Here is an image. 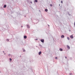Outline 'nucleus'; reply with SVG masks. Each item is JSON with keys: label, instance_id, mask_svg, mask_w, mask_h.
Masks as SVG:
<instances>
[{"label": "nucleus", "instance_id": "nucleus-19", "mask_svg": "<svg viewBox=\"0 0 75 75\" xmlns=\"http://www.w3.org/2000/svg\"><path fill=\"white\" fill-rule=\"evenodd\" d=\"M9 59H10V61H12V59H11V58H10Z\"/></svg>", "mask_w": 75, "mask_h": 75}, {"label": "nucleus", "instance_id": "nucleus-11", "mask_svg": "<svg viewBox=\"0 0 75 75\" xmlns=\"http://www.w3.org/2000/svg\"><path fill=\"white\" fill-rule=\"evenodd\" d=\"M6 5H4V8H6Z\"/></svg>", "mask_w": 75, "mask_h": 75}, {"label": "nucleus", "instance_id": "nucleus-22", "mask_svg": "<svg viewBox=\"0 0 75 75\" xmlns=\"http://www.w3.org/2000/svg\"><path fill=\"white\" fill-rule=\"evenodd\" d=\"M65 58H67V57H65Z\"/></svg>", "mask_w": 75, "mask_h": 75}, {"label": "nucleus", "instance_id": "nucleus-8", "mask_svg": "<svg viewBox=\"0 0 75 75\" xmlns=\"http://www.w3.org/2000/svg\"><path fill=\"white\" fill-rule=\"evenodd\" d=\"M42 52H39V55H40V54H41Z\"/></svg>", "mask_w": 75, "mask_h": 75}, {"label": "nucleus", "instance_id": "nucleus-24", "mask_svg": "<svg viewBox=\"0 0 75 75\" xmlns=\"http://www.w3.org/2000/svg\"><path fill=\"white\" fill-rule=\"evenodd\" d=\"M23 26H21V27H22V28H23Z\"/></svg>", "mask_w": 75, "mask_h": 75}, {"label": "nucleus", "instance_id": "nucleus-33", "mask_svg": "<svg viewBox=\"0 0 75 75\" xmlns=\"http://www.w3.org/2000/svg\"><path fill=\"white\" fill-rule=\"evenodd\" d=\"M60 4H59V6H60Z\"/></svg>", "mask_w": 75, "mask_h": 75}, {"label": "nucleus", "instance_id": "nucleus-15", "mask_svg": "<svg viewBox=\"0 0 75 75\" xmlns=\"http://www.w3.org/2000/svg\"><path fill=\"white\" fill-rule=\"evenodd\" d=\"M6 41H9V39H6Z\"/></svg>", "mask_w": 75, "mask_h": 75}, {"label": "nucleus", "instance_id": "nucleus-10", "mask_svg": "<svg viewBox=\"0 0 75 75\" xmlns=\"http://www.w3.org/2000/svg\"><path fill=\"white\" fill-rule=\"evenodd\" d=\"M23 52H25V49H23Z\"/></svg>", "mask_w": 75, "mask_h": 75}, {"label": "nucleus", "instance_id": "nucleus-3", "mask_svg": "<svg viewBox=\"0 0 75 75\" xmlns=\"http://www.w3.org/2000/svg\"><path fill=\"white\" fill-rule=\"evenodd\" d=\"M24 38L25 39H26V38H27V36L26 35H25L24 36Z\"/></svg>", "mask_w": 75, "mask_h": 75}, {"label": "nucleus", "instance_id": "nucleus-28", "mask_svg": "<svg viewBox=\"0 0 75 75\" xmlns=\"http://www.w3.org/2000/svg\"><path fill=\"white\" fill-rule=\"evenodd\" d=\"M49 27H50V25H48Z\"/></svg>", "mask_w": 75, "mask_h": 75}, {"label": "nucleus", "instance_id": "nucleus-4", "mask_svg": "<svg viewBox=\"0 0 75 75\" xmlns=\"http://www.w3.org/2000/svg\"><path fill=\"white\" fill-rule=\"evenodd\" d=\"M67 47L68 48L69 50V49H70V47H69V46L68 45H67Z\"/></svg>", "mask_w": 75, "mask_h": 75}, {"label": "nucleus", "instance_id": "nucleus-25", "mask_svg": "<svg viewBox=\"0 0 75 75\" xmlns=\"http://www.w3.org/2000/svg\"><path fill=\"white\" fill-rule=\"evenodd\" d=\"M61 3H62V1H61Z\"/></svg>", "mask_w": 75, "mask_h": 75}, {"label": "nucleus", "instance_id": "nucleus-14", "mask_svg": "<svg viewBox=\"0 0 75 75\" xmlns=\"http://www.w3.org/2000/svg\"><path fill=\"white\" fill-rule=\"evenodd\" d=\"M67 40H69L70 39H69V38L68 37H67Z\"/></svg>", "mask_w": 75, "mask_h": 75}, {"label": "nucleus", "instance_id": "nucleus-12", "mask_svg": "<svg viewBox=\"0 0 75 75\" xmlns=\"http://www.w3.org/2000/svg\"><path fill=\"white\" fill-rule=\"evenodd\" d=\"M39 46L40 47H42V45H41L40 44L39 45Z\"/></svg>", "mask_w": 75, "mask_h": 75}, {"label": "nucleus", "instance_id": "nucleus-9", "mask_svg": "<svg viewBox=\"0 0 75 75\" xmlns=\"http://www.w3.org/2000/svg\"><path fill=\"white\" fill-rule=\"evenodd\" d=\"M62 38H64V35H62L61 36Z\"/></svg>", "mask_w": 75, "mask_h": 75}, {"label": "nucleus", "instance_id": "nucleus-27", "mask_svg": "<svg viewBox=\"0 0 75 75\" xmlns=\"http://www.w3.org/2000/svg\"><path fill=\"white\" fill-rule=\"evenodd\" d=\"M74 25H75V22H74Z\"/></svg>", "mask_w": 75, "mask_h": 75}, {"label": "nucleus", "instance_id": "nucleus-6", "mask_svg": "<svg viewBox=\"0 0 75 75\" xmlns=\"http://www.w3.org/2000/svg\"><path fill=\"white\" fill-rule=\"evenodd\" d=\"M45 11L46 12H47V11H48V9H45Z\"/></svg>", "mask_w": 75, "mask_h": 75}, {"label": "nucleus", "instance_id": "nucleus-23", "mask_svg": "<svg viewBox=\"0 0 75 75\" xmlns=\"http://www.w3.org/2000/svg\"><path fill=\"white\" fill-rule=\"evenodd\" d=\"M8 55L9 56H10V54H9Z\"/></svg>", "mask_w": 75, "mask_h": 75}, {"label": "nucleus", "instance_id": "nucleus-30", "mask_svg": "<svg viewBox=\"0 0 75 75\" xmlns=\"http://www.w3.org/2000/svg\"><path fill=\"white\" fill-rule=\"evenodd\" d=\"M3 52H4V51H3Z\"/></svg>", "mask_w": 75, "mask_h": 75}, {"label": "nucleus", "instance_id": "nucleus-18", "mask_svg": "<svg viewBox=\"0 0 75 75\" xmlns=\"http://www.w3.org/2000/svg\"><path fill=\"white\" fill-rule=\"evenodd\" d=\"M55 59H58V58H57V57H55Z\"/></svg>", "mask_w": 75, "mask_h": 75}, {"label": "nucleus", "instance_id": "nucleus-7", "mask_svg": "<svg viewBox=\"0 0 75 75\" xmlns=\"http://www.w3.org/2000/svg\"><path fill=\"white\" fill-rule=\"evenodd\" d=\"M59 50H60V51H63V50H62V49L61 48H60L59 49Z\"/></svg>", "mask_w": 75, "mask_h": 75}, {"label": "nucleus", "instance_id": "nucleus-16", "mask_svg": "<svg viewBox=\"0 0 75 75\" xmlns=\"http://www.w3.org/2000/svg\"><path fill=\"white\" fill-rule=\"evenodd\" d=\"M21 44L22 45H23V42H21Z\"/></svg>", "mask_w": 75, "mask_h": 75}, {"label": "nucleus", "instance_id": "nucleus-31", "mask_svg": "<svg viewBox=\"0 0 75 75\" xmlns=\"http://www.w3.org/2000/svg\"><path fill=\"white\" fill-rule=\"evenodd\" d=\"M4 54H6V53H4Z\"/></svg>", "mask_w": 75, "mask_h": 75}, {"label": "nucleus", "instance_id": "nucleus-5", "mask_svg": "<svg viewBox=\"0 0 75 75\" xmlns=\"http://www.w3.org/2000/svg\"><path fill=\"white\" fill-rule=\"evenodd\" d=\"M70 38H73V36H72V35H71L70 36Z\"/></svg>", "mask_w": 75, "mask_h": 75}, {"label": "nucleus", "instance_id": "nucleus-17", "mask_svg": "<svg viewBox=\"0 0 75 75\" xmlns=\"http://www.w3.org/2000/svg\"><path fill=\"white\" fill-rule=\"evenodd\" d=\"M50 6L51 7H52V4H50Z\"/></svg>", "mask_w": 75, "mask_h": 75}, {"label": "nucleus", "instance_id": "nucleus-13", "mask_svg": "<svg viewBox=\"0 0 75 75\" xmlns=\"http://www.w3.org/2000/svg\"><path fill=\"white\" fill-rule=\"evenodd\" d=\"M35 1L36 3H37V2H38V1H37V0H35Z\"/></svg>", "mask_w": 75, "mask_h": 75}, {"label": "nucleus", "instance_id": "nucleus-2", "mask_svg": "<svg viewBox=\"0 0 75 75\" xmlns=\"http://www.w3.org/2000/svg\"><path fill=\"white\" fill-rule=\"evenodd\" d=\"M27 27L28 28H30V26H29V25H27Z\"/></svg>", "mask_w": 75, "mask_h": 75}, {"label": "nucleus", "instance_id": "nucleus-21", "mask_svg": "<svg viewBox=\"0 0 75 75\" xmlns=\"http://www.w3.org/2000/svg\"><path fill=\"white\" fill-rule=\"evenodd\" d=\"M69 75H72V73H70Z\"/></svg>", "mask_w": 75, "mask_h": 75}, {"label": "nucleus", "instance_id": "nucleus-20", "mask_svg": "<svg viewBox=\"0 0 75 75\" xmlns=\"http://www.w3.org/2000/svg\"><path fill=\"white\" fill-rule=\"evenodd\" d=\"M30 3L31 4H32V1H30Z\"/></svg>", "mask_w": 75, "mask_h": 75}, {"label": "nucleus", "instance_id": "nucleus-29", "mask_svg": "<svg viewBox=\"0 0 75 75\" xmlns=\"http://www.w3.org/2000/svg\"><path fill=\"white\" fill-rule=\"evenodd\" d=\"M36 40H38V39H36Z\"/></svg>", "mask_w": 75, "mask_h": 75}, {"label": "nucleus", "instance_id": "nucleus-1", "mask_svg": "<svg viewBox=\"0 0 75 75\" xmlns=\"http://www.w3.org/2000/svg\"><path fill=\"white\" fill-rule=\"evenodd\" d=\"M40 41H41V42H42L44 43V39H41L40 40Z\"/></svg>", "mask_w": 75, "mask_h": 75}, {"label": "nucleus", "instance_id": "nucleus-32", "mask_svg": "<svg viewBox=\"0 0 75 75\" xmlns=\"http://www.w3.org/2000/svg\"><path fill=\"white\" fill-rule=\"evenodd\" d=\"M39 11H40L39 10Z\"/></svg>", "mask_w": 75, "mask_h": 75}, {"label": "nucleus", "instance_id": "nucleus-26", "mask_svg": "<svg viewBox=\"0 0 75 75\" xmlns=\"http://www.w3.org/2000/svg\"><path fill=\"white\" fill-rule=\"evenodd\" d=\"M69 31H71V30H69Z\"/></svg>", "mask_w": 75, "mask_h": 75}]
</instances>
